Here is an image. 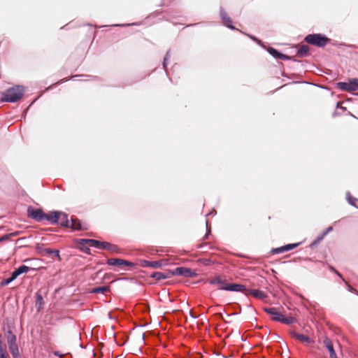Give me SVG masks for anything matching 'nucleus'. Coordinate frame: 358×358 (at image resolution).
<instances>
[{
	"label": "nucleus",
	"instance_id": "obj_9",
	"mask_svg": "<svg viewBox=\"0 0 358 358\" xmlns=\"http://www.w3.org/2000/svg\"><path fill=\"white\" fill-rule=\"evenodd\" d=\"M106 264L109 266H113L117 267H121L122 266H132L134 264L129 261H127L119 258H110L108 259Z\"/></svg>",
	"mask_w": 358,
	"mask_h": 358
},
{
	"label": "nucleus",
	"instance_id": "obj_24",
	"mask_svg": "<svg viewBox=\"0 0 358 358\" xmlns=\"http://www.w3.org/2000/svg\"><path fill=\"white\" fill-rule=\"evenodd\" d=\"M350 86V92L356 91L358 90V79L357 78H351L349 80Z\"/></svg>",
	"mask_w": 358,
	"mask_h": 358
},
{
	"label": "nucleus",
	"instance_id": "obj_15",
	"mask_svg": "<svg viewBox=\"0 0 358 358\" xmlns=\"http://www.w3.org/2000/svg\"><path fill=\"white\" fill-rule=\"evenodd\" d=\"M323 343L324 346L329 352L330 358H337L331 341L328 338H325L323 341Z\"/></svg>",
	"mask_w": 358,
	"mask_h": 358
},
{
	"label": "nucleus",
	"instance_id": "obj_11",
	"mask_svg": "<svg viewBox=\"0 0 358 358\" xmlns=\"http://www.w3.org/2000/svg\"><path fill=\"white\" fill-rule=\"evenodd\" d=\"M60 211H50L45 214L44 220L48 221L51 224H56L59 220Z\"/></svg>",
	"mask_w": 358,
	"mask_h": 358
},
{
	"label": "nucleus",
	"instance_id": "obj_21",
	"mask_svg": "<svg viewBox=\"0 0 358 358\" xmlns=\"http://www.w3.org/2000/svg\"><path fill=\"white\" fill-rule=\"evenodd\" d=\"M337 87L343 91L350 92V86L349 81L346 82H339L337 83Z\"/></svg>",
	"mask_w": 358,
	"mask_h": 358
},
{
	"label": "nucleus",
	"instance_id": "obj_39",
	"mask_svg": "<svg viewBox=\"0 0 358 358\" xmlns=\"http://www.w3.org/2000/svg\"><path fill=\"white\" fill-rule=\"evenodd\" d=\"M333 230V227H329L328 228L326 229V230L324 231H323V233L322 234V236H326L329 232H331V231Z\"/></svg>",
	"mask_w": 358,
	"mask_h": 358
},
{
	"label": "nucleus",
	"instance_id": "obj_35",
	"mask_svg": "<svg viewBox=\"0 0 358 358\" xmlns=\"http://www.w3.org/2000/svg\"><path fill=\"white\" fill-rule=\"evenodd\" d=\"M248 36L254 41L257 42L259 45H260L261 46H263V44H262V42L259 40L257 37L254 36H252V35H250V34H248Z\"/></svg>",
	"mask_w": 358,
	"mask_h": 358
},
{
	"label": "nucleus",
	"instance_id": "obj_42",
	"mask_svg": "<svg viewBox=\"0 0 358 358\" xmlns=\"http://www.w3.org/2000/svg\"><path fill=\"white\" fill-rule=\"evenodd\" d=\"M8 353H1L0 354V358H8Z\"/></svg>",
	"mask_w": 358,
	"mask_h": 358
},
{
	"label": "nucleus",
	"instance_id": "obj_20",
	"mask_svg": "<svg viewBox=\"0 0 358 358\" xmlns=\"http://www.w3.org/2000/svg\"><path fill=\"white\" fill-rule=\"evenodd\" d=\"M43 304L44 301L42 295L41 294L37 293L36 299V307L38 311L41 310V309L43 308Z\"/></svg>",
	"mask_w": 358,
	"mask_h": 358
},
{
	"label": "nucleus",
	"instance_id": "obj_28",
	"mask_svg": "<svg viewBox=\"0 0 358 358\" xmlns=\"http://www.w3.org/2000/svg\"><path fill=\"white\" fill-rule=\"evenodd\" d=\"M286 252L285 245L279 248H273L271 251L272 254H280Z\"/></svg>",
	"mask_w": 358,
	"mask_h": 358
},
{
	"label": "nucleus",
	"instance_id": "obj_4",
	"mask_svg": "<svg viewBox=\"0 0 358 358\" xmlns=\"http://www.w3.org/2000/svg\"><path fill=\"white\" fill-rule=\"evenodd\" d=\"M80 243L89 244L90 246L98 248L107 250L113 252H118V248L117 245L111 244L108 242L99 241L95 239H80Z\"/></svg>",
	"mask_w": 358,
	"mask_h": 358
},
{
	"label": "nucleus",
	"instance_id": "obj_13",
	"mask_svg": "<svg viewBox=\"0 0 358 358\" xmlns=\"http://www.w3.org/2000/svg\"><path fill=\"white\" fill-rule=\"evenodd\" d=\"M151 277L157 280L167 279L172 277L171 271H169L166 272L156 271L151 274Z\"/></svg>",
	"mask_w": 358,
	"mask_h": 358
},
{
	"label": "nucleus",
	"instance_id": "obj_46",
	"mask_svg": "<svg viewBox=\"0 0 358 358\" xmlns=\"http://www.w3.org/2000/svg\"><path fill=\"white\" fill-rule=\"evenodd\" d=\"M199 248H203V245H199Z\"/></svg>",
	"mask_w": 358,
	"mask_h": 358
},
{
	"label": "nucleus",
	"instance_id": "obj_31",
	"mask_svg": "<svg viewBox=\"0 0 358 358\" xmlns=\"http://www.w3.org/2000/svg\"><path fill=\"white\" fill-rule=\"evenodd\" d=\"M170 51H168L164 58V61H163V68L165 69V71L166 73V74L168 75V72L166 69V65H167V61L168 59L170 58Z\"/></svg>",
	"mask_w": 358,
	"mask_h": 358
},
{
	"label": "nucleus",
	"instance_id": "obj_26",
	"mask_svg": "<svg viewBox=\"0 0 358 358\" xmlns=\"http://www.w3.org/2000/svg\"><path fill=\"white\" fill-rule=\"evenodd\" d=\"M91 76L88 75H74L71 77V78L74 80H87L89 78H91Z\"/></svg>",
	"mask_w": 358,
	"mask_h": 358
},
{
	"label": "nucleus",
	"instance_id": "obj_44",
	"mask_svg": "<svg viewBox=\"0 0 358 358\" xmlns=\"http://www.w3.org/2000/svg\"><path fill=\"white\" fill-rule=\"evenodd\" d=\"M115 26L118 27V26H124V25L123 24H115Z\"/></svg>",
	"mask_w": 358,
	"mask_h": 358
},
{
	"label": "nucleus",
	"instance_id": "obj_18",
	"mask_svg": "<svg viewBox=\"0 0 358 358\" xmlns=\"http://www.w3.org/2000/svg\"><path fill=\"white\" fill-rule=\"evenodd\" d=\"M292 337L294 338L295 339L302 342V343H310V338L309 336H306V335H304V334H298V333H296V332H294L292 333Z\"/></svg>",
	"mask_w": 358,
	"mask_h": 358
},
{
	"label": "nucleus",
	"instance_id": "obj_27",
	"mask_svg": "<svg viewBox=\"0 0 358 358\" xmlns=\"http://www.w3.org/2000/svg\"><path fill=\"white\" fill-rule=\"evenodd\" d=\"M15 270L17 271L19 275H21L22 273H27L30 270V268L27 266L22 265Z\"/></svg>",
	"mask_w": 358,
	"mask_h": 358
},
{
	"label": "nucleus",
	"instance_id": "obj_34",
	"mask_svg": "<svg viewBox=\"0 0 358 358\" xmlns=\"http://www.w3.org/2000/svg\"><path fill=\"white\" fill-rule=\"evenodd\" d=\"M11 282H13V280L10 278H6V279H3L1 282L0 285H1V286H6V285H8Z\"/></svg>",
	"mask_w": 358,
	"mask_h": 358
},
{
	"label": "nucleus",
	"instance_id": "obj_33",
	"mask_svg": "<svg viewBox=\"0 0 358 358\" xmlns=\"http://www.w3.org/2000/svg\"><path fill=\"white\" fill-rule=\"evenodd\" d=\"M324 236H322V234L317 236V238L310 244V247L313 248L317 244H318L320 241H322L324 239Z\"/></svg>",
	"mask_w": 358,
	"mask_h": 358
},
{
	"label": "nucleus",
	"instance_id": "obj_16",
	"mask_svg": "<svg viewBox=\"0 0 358 358\" xmlns=\"http://www.w3.org/2000/svg\"><path fill=\"white\" fill-rule=\"evenodd\" d=\"M141 266L144 268H157L162 266V264L159 262L154 261L150 262L148 260L143 259L141 261Z\"/></svg>",
	"mask_w": 358,
	"mask_h": 358
},
{
	"label": "nucleus",
	"instance_id": "obj_3",
	"mask_svg": "<svg viewBox=\"0 0 358 358\" xmlns=\"http://www.w3.org/2000/svg\"><path fill=\"white\" fill-rule=\"evenodd\" d=\"M59 220H61L60 224L64 227H71L73 230H82L84 227L80 220L73 217H71V223L69 220V215L64 213L60 211Z\"/></svg>",
	"mask_w": 358,
	"mask_h": 358
},
{
	"label": "nucleus",
	"instance_id": "obj_29",
	"mask_svg": "<svg viewBox=\"0 0 358 358\" xmlns=\"http://www.w3.org/2000/svg\"><path fill=\"white\" fill-rule=\"evenodd\" d=\"M346 199L350 205H352L353 206H355V201H357V199L355 198L352 197L350 192H347Z\"/></svg>",
	"mask_w": 358,
	"mask_h": 358
},
{
	"label": "nucleus",
	"instance_id": "obj_12",
	"mask_svg": "<svg viewBox=\"0 0 358 358\" xmlns=\"http://www.w3.org/2000/svg\"><path fill=\"white\" fill-rule=\"evenodd\" d=\"M250 294L255 298L259 299H265L267 297V294L259 289H247L245 295Z\"/></svg>",
	"mask_w": 358,
	"mask_h": 358
},
{
	"label": "nucleus",
	"instance_id": "obj_10",
	"mask_svg": "<svg viewBox=\"0 0 358 358\" xmlns=\"http://www.w3.org/2000/svg\"><path fill=\"white\" fill-rule=\"evenodd\" d=\"M220 16L224 26L232 30L236 29L235 27L232 24V20L228 16L222 7H220Z\"/></svg>",
	"mask_w": 358,
	"mask_h": 358
},
{
	"label": "nucleus",
	"instance_id": "obj_19",
	"mask_svg": "<svg viewBox=\"0 0 358 358\" xmlns=\"http://www.w3.org/2000/svg\"><path fill=\"white\" fill-rule=\"evenodd\" d=\"M210 285H219L220 287L227 284V282L223 280L220 276L215 277L209 280Z\"/></svg>",
	"mask_w": 358,
	"mask_h": 358
},
{
	"label": "nucleus",
	"instance_id": "obj_37",
	"mask_svg": "<svg viewBox=\"0 0 358 358\" xmlns=\"http://www.w3.org/2000/svg\"><path fill=\"white\" fill-rule=\"evenodd\" d=\"M6 345L3 342L0 343V354L6 353Z\"/></svg>",
	"mask_w": 358,
	"mask_h": 358
},
{
	"label": "nucleus",
	"instance_id": "obj_43",
	"mask_svg": "<svg viewBox=\"0 0 358 358\" xmlns=\"http://www.w3.org/2000/svg\"><path fill=\"white\" fill-rule=\"evenodd\" d=\"M3 342L2 341V335L0 334V343Z\"/></svg>",
	"mask_w": 358,
	"mask_h": 358
},
{
	"label": "nucleus",
	"instance_id": "obj_1",
	"mask_svg": "<svg viewBox=\"0 0 358 358\" xmlns=\"http://www.w3.org/2000/svg\"><path fill=\"white\" fill-rule=\"evenodd\" d=\"M24 93V87L23 86L15 85L3 92L1 100L2 102L15 103L23 96Z\"/></svg>",
	"mask_w": 358,
	"mask_h": 358
},
{
	"label": "nucleus",
	"instance_id": "obj_41",
	"mask_svg": "<svg viewBox=\"0 0 358 358\" xmlns=\"http://www.w3.org/2000/svg\"><path fill=\"white\" fill-rule=\"evenodd\" d=\"M54 355H55V356H57V357H60V358H62V357H64V355L61 354V353H60L59 352H58V351H55V352H54Z\"/></svg>",
	"mask_w": 358,
	"mask_h": 358
},
{
	"label": "nucleus",
	"instance_id": "obj_40",
	"mask_svg": "<svg viewBox=\"0 0 358 358\" xmlns=\"http://www.w3.org/2000/svg\"><path fill=\"white\" fill-rule=\"evenodd\" d=\"M329 269L330 271H331L332 272L335 273L338 276H339L341 278H343L342 275L338 272L337 271L333 266H330L329 267Z\"/></svg>",
	"mask_w": 358,
	"mask_h": 358
},
{
	"label": "nucleus",
	"instance_id": "obj_25",
	"mask_svg": "<svg viewBox=\"0 0 358 358\" xmlns=\"http://www.w3.org/2000/svg\"><path fill=\"white\" fill-rule=\"evenodd\" d=\"M309 51V48L308 46L306 45H302L299 49L298 50V54L301 56V57H303V56H305L308 54Z\"/></svg>",
	"mask_w": 358,
	"mask_h": 358
},
{
	"label": "nucleus",
	"instance_id": "obj_17",
	"mask_svg": "<svg viewBox=\"0 0 358 358\" xmlns=\"http://www.w3.org/2000/svg\"><path fill=\"white\" fill-rule=\"evenodd\" d=\"M5 336L7 339V342L8 344V346L15 345L16 344V336L15 334H13V332L10 330H8Z\"/></svg>",
	"mask_w": 358,
	"mask_h": 358
},
{
	"label": "nucleus",
	"instance_id": "obj_30",
	"mask_svg": "<svg viewBox=\"0 0 358 358\" xmlns=\"http://www.w3.org/2000/svg\"><path fill=\"white\" fill-rule=\"evenodd\" d=\"M45 252L48 255H54L55 257H57V258H60V255H59V251L57 250H51L50 248H47L45 250Z\"/></svg>",
	"mask_w": 358,
	"mask_h": 358
},
{
	"label": "nucleus",
	"instance_id": "obj_38",
	"mask_svg": "<svg viewBox=\"0 0 358 358\" xmlns=\"http://www.w3.org/2000/svg\"><path fill=\"white\" fill-rule=\"evenodd\" d=\"M20 275L18 274L17 271L15 270L12 272L10 276L9 277L13 281L15 280Z\"/></svg>",
	"mask_w": 358,
	"mask_h": 358
},
{
	"label": "nucleus",
	"instance_id": "obj_14",
	"mask_svg": "<svg viewBox=\"0 0 358 358\" xmlns=\"http://www.w3.org/2000/svg\"><path fill=\"white\" fill-rule=\"evenodd\" d=\"M267 50H268V52H269L270 55H271L273 57H275L276 59H283V60H288L290 58L289 56L285 55L280 52L278 50H277L276 49H275L273 48L269 47L267 49Z\"/></svg>",
	"mask_w": 358,
	"mask_h": 358
},
{
	"label": "nucleus",
	"instance_id": "obj_7",
	"mask_svg": "<svg viewBox=\"0 0 358 358\" xmlns=\"http://www.w3.org/2000/svg\"><path fill=\"white\" fill-rule=\"evenodd\" d=\"M171 274L172 276L180 275L184 277H193L195 275V272L189 268L180 266L171 271Z\"/></svg>",
	"mask_w": 358,
	"mask_h": 358
},
{
	"label": "nucleus",
	"instance_id": "obj_5",
	"mask_svg": "<svg viewBox=\"0 0 358 358\" xmlns=\"http://www.w3.org/2000/svg\"><path fill=\"white\" fill-rule=\"evenodd\" d=\"M304 40L306 43L319 48L324 47L329 41V38L321 34H308Z\"/></svg>",
	"mask_w": 358,
	"mask_h": 358
},
{
	"label": "nucleus",
	"instance_id": "obj_47",
	"mask_svg": "<svg viewBox=\"0 0 358 358\" xmlns=\"http://www.w3.org/2000/svg\"><path fill=\"white\" fill-rule=\"evenodd\" d=\"M357 95H358V93H357Z\"/></svg>",
	"mask_w": 358,
	"mask_h": 358
},
{
	"label": "nucleus",
	"instance_id": "obj_6",
	"mask_svg": "<svg viewBox=\"0 0 358 358\" xmlns=\"http://www.w3.org/2000/svg\"><path fill=\"white\" fill-rule=\"evenodd\" d=\"M28 216L34 219L37 222H41L44 220L45 213L41 208H34L32 207H29L27 209Z\"/></svg>",
	"mask_w": 358,
	"mask_h": 358
},
{
	"label": "nucleus",
	"instance_id": "obj_45",
	"mask_svg": "<svg viewBox=\"0 0 358 358\" xmlns=\"http://www.w3.org/2000/svg\"><path fill=\"white\" fill-rule=\"evenodd\" d=\"M206 229H208V222L207 221L206 222Z\"/></svg>",
	"mask_w": 358,
	"mask_h": 358
},
{
	"label": "nucleus",
	"instance_id": "obj_32",
	"mask_svg": "<svg viewBox=\"0 0 358 358\" xmlns=\"http://www.w3.org/2000/svg\"><path fill=\"white\" fill-rule=\"evenodd\" d=\"M299 244H300L299 243H290V244L285 245V247L286 249V252L296 248L298 245H299Z\"/></svg>",
	"mask_w": 358,
	"mask_h": 358
},
{
	"label": "nucleus",
	"instance_id": "obj_22",
	"mask_svg": "<svg viewBox=\"0 0 358 358\" xmlns=\"http://www.w3.org/2000/svg\"><path fill=\"white\" fill-rule=\"evenodd\" d=\"M108 291H109V287L108 286H101V287H97L93 288L91 292L92 293L105 294Z\"/></svg>",
	"mask_w": 358,
	"mask_h": 358
},
{
	"label": "nucleus",
	"instance_id": "obj_8",
	"mask_svg": "<svg viewBox=\"0 0 358 358\" xmlns=\"http://www.w3.org/2000/svg\"><path fill=\"white\" fill-rule=\"evenodd\" d=\"M220 289L230 291V292H241L245 294H246V287L241 284L236 283H227L224 286L220 287Z\"/></svg>",
	"mask_w": 358,
	"mask_h": 358
},
{
	"label": "nucleus",
	"instance_id": "obj_23",
	"mask_svg": "<svg viewBox=\"0 0 358 358\" xmlns=\"http://www.w3.org/2000/svg\"><path fill=\"white\" fill-rule=\"evenodd\" d=\"M9 350H10V352L12 354L13 358H20V354H19V350H18L17 345L10 346Z\"/></svg>",
	"mask_w": 358,
	"mask_h": 358
},
{
	"label": "nucleus",
	"instance_id": "obj_2",
	"mask_svg": "<svg viewBox=\"0 0 358 358\" xmlns=\"http://www.w3.org/2000/svg\"><path fill=\"white\" fill-rule=\"evenodd\" d=\"M264 310L271 316V320L273 321L280 322L285 324H291L294 322V317H285L276 308H265Z\"/></svg>",
	"mask_w": 358,
	"mask_h": 358
},
{
	"label": "nucleus",
	"instance_id": "obj_36",
	"mask_svg": "<svg viewBox=\"0 0 358 358\" xmlns=\"http://www.w3.org/2000/svg\"><path fill=\"white\" fill-rule=\"evenodd\" d=\"M345 283L346 286H347V288H348V290L350 292H355L356 290L350 285H349L343 278H341Z\"/></svg>",
	"mask_w": 358,
	"mask_h": 358
}]
</instances>
